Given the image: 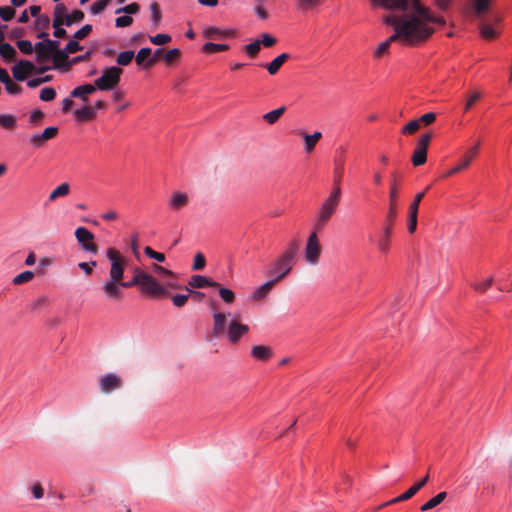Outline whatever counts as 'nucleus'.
Returning a JSON list of instances; mask_svg holds the SVG:
<instances>
[{"mask_svg":"<svg viewBox=\"0 0 512 512\" xmlns=\"http://www.w3.org/2000/svg\"><path fill=\"white\" fill-rule=\"evenodd\" d=\"M387 23L394 26L395 33L382 42L375 51V57L384 55L392 42L400 41L404 45L415 46L428 40L434 33L431 24L444 25L442 17H436L419 0H413L410 11L401 17L392 16Z\"/></svg>","mask_w":512,"mask_h":512,"instance_id":"nucleus-1","label":"nucleus"},{"mask_svg":"<svg viewBox=\"0 0 512 512\" xmlns=\"http://www.w3.org/2000/svg\"><path fill=\"white\" fill-rule=\"evenodd\" d=\"M106 256L111 262L109 278L101 286V290L109 301H120L123 298V288L138 286L140 291L147 295L146 283L142 282L134 276L128 282L124 281V272L126 259L121 253L110 247L106 251Z\"/></svg>","mask_w":512,"mask_h":512,"instance_id":"nucleus-2","label":"nucleus"},{"mask_svg":"<svg viewBox=\"0 0 512 512\" xmlns=\"http://www.w3.org/2000/svg\"><path fill=\"white\" fill-rule=\"evenodd\" d=\"M152 269L164 280L158 281L154 276L145 272L140 267H134L132 269L134 277L146 283L145 288L148 296L152 298L169 297L171 290L182 289V284L178 281V275L172 270L158 264H153Z\"/></svg>","mask_w":512,"mask_h":512,"instance_id":"nucleus-3","label":"nucleus"},{"mask_svg":"<svg viewBox=\"0 0 512 512\" xmlns=\"http://www.w3.org/2000/svg\"><path fill=\"white\" fill-rule=\"evenodd\" d=\"M249 332V326L240 323L237 319H231L227 324V316L223 312L213 313L212 333L216 337L226 336L228 341L236 344Z\"/></svg>","mask_w":512,"mask_h":512,"instance_id":"nucleus-4","label":"nucleus"},{"mask_svg":"<svg viewBox=\"0 0 512 512\" xmlns=\"http://www.w3.org/2000/svg\"><path fill=\"white\" fill-rule=\"evenodd\" d=\"M299 248L300 244L298 240H291L285 250L271 262L266 274L273 277L272 280L276 283L285 279L292 271L293 262Z\"/></svg>","mask_w":512,"mask_h":512,"instance_id":"nucleus-5","label":"nucleus"},{"mask_svg":"<svg viewBox=\"0 0 512 512\" xmlns=\"http://www.w3.org/2000/svg\"><path fill=\"white\" fill-rule=\"evenodd\" d=\"M399 193L398 176L396 173L392 174L389 191V209L386 216L387 225L383 229V235L378 240L377 246L382 253H387L390 248V239L392 236V225L397 216V197Z\"/></svg>","mask_w":512,"mask_h":512,"instance_id":"nucleus-6","label":"nucleus"},{"mask_svg":"<svg viewBox=\"0 0 512 512\" xmlns=\"http://www.w3.org/2000/svg\"><path fill=\"white\" fill-rule=\"evenodd\" d=\"M336 186L330 195L323 201L319 209L315 229H322L336 212L341 199V189L339 187V179H336Z\"/></svg>","mask_w":512,"mask_h":512,"instance_id":"nucleus-7","label":"nucleus"},{"mask_svg":"<svg viewBox=\"0 0 512 512\" xmlns=\"http://www.w3.org/2000/svg\"><path fill=\"white\" fill-rule=\"evenodd\" d=\"M122 69L116 66L106 68L101 77L95 80L94 85L99 90H112L120 82Z\"/></svg>","mask_w":512,"mask_h":512,"instance_id":"nucleus-8","label":"nucleus"},{"mask_svg":"<svg viewBox=\"0 0 512 512\" xmlns=\"http://www.w3.org/2000/svg\"><path fill=\"white\" fill-rule=\"evenodd\" d=\"M42 41L35 44L36 62L44 64L52 59L54 52L60 45L57 40H51L49 38H41Z\"/></svg>","mask_w":512,"mask_h":512,"instance_id":"nucleus-9","label":"nucleus"},{"mask_svg":"<svg viewBox=\"0 0 512 512\" xmlns=\"http://www.w3.org/2000/svg\"><path fill=\"white\" fill-rule=\"evenodd\" d=\"M432 139V135L430 133L422 135L413 151L411 162L415 167L421 166L427 161V151Z\"/></svg>","mask_w":512,"mask_h":512,"instance_id":"nucleus-10","label":"nucleus"},{"mask_svg":"<svg viewBox=\"0 0 512 512\" xmlns=\"http://www.w3.org/2000/svg\"><path fill=\"white\" fill-rule=\"evenodd\" d=\"M322 252V247L319 242L316 232H312L307 240L305 246V259L310 265L318 264Z\"/></svg>","mask_w":512,"mask_h":512,"instance_id":"nucleus-11","label":"nucleus"},{"mask_svg":"<svg viewBox=\"0 0 512 512\" xmlns=\"http://www.w3.org/2000/svg\"><path fill=\"white\" fill-rule=\"evenodd\" d=\"M75 237L81 248L89 253L97 254L98 246L94 242V235L85 227H78L75 230Z\"/></svg>","mask_w":512,"mask_h":512,"instance_id":"nucleus-12","label":"nucleus"},{"mask_svg":"<svg viewBox=\"0 0 512 512\" xmlns=\"http://www.w3.org/2000/svg\"><path fill=\"white\" fill-rule=\"evenodd\" d=\"M479 146H480V142H477L474 146L470 147L466 153L464 154L463 158L461 161H459V164L456 165L454 168H452L451 170H449L446 174H445V177H449V176H452L460 171H462L463 169L467 168L471 161L476 157V155L478 154V149H479Z\"/></svg>","mask_w":512,"mask_h":512,"instance_id":"nucleus-13","label":"nucleus"},{"mask_svg":"<svg viewBox=\"0 0 512 512\" xmlns=\"http://www.w3.org/2000/svg\"><path fill=\"white\" fill-rule=\"evenodd\" d=\"M34 71L35 65L28 60H21L12 68L13 77L17 81H25Z\"/></svg>","mask_w":512,"mask_h":512,"instance_id":"nucleus-14","label":"nucleus"},{"mask_svg":"<svg viewBox=\"0 0 512 512\" xmlns=\"http://www.w3.org/2000/svg\"><path fill=\"white\" fill-rule=\"evenodd\" d=\"M122 385L121 378L113 373H108L100 379V387L103 393H109Z\"/></svg>","mask_w":512,"mask_h":512,"instance_id":"nucleus-15","label":"nucleus"},{"mask_svg":"<svg viewBox=\"0 0 512 512\" xmlns=\"http://www.w3.org/2000/svg\"><path fill=\"white\" fill-rule=\"evenodd\" d=\"M68 55L69 54L64 49H60L58 46L52 56V60H53L52 68L53 69H61V68L68 69L70 67V60H69Z\"/></svg>","mask_w":512,"mask_h":512,"instance_id":"nucleus-16","label":"nucleus"},{"mask_svg":"<svg viewBox=\"0 0 512 512\" xmlns=\"http://www.w3.org/2000/svg\"><path fill=\"white\" fill-rule=\"evenodd\" d=\"M220 284L209 277L202 275H193L188 283L190 288L219 287Z\"/></svg>","mask_w":512,"mask_h":512,"instance_id":"nucleus-17","label":"nucleus"},{"mask_svg":"<svg viewBox=\"0 0 512 512\" xmlns=\"http://www.w3.org/2000/svg\"><path fill=\"white\" fill-rule=\"evenodd\" d=\"M96 86L94 84H84L74 88L70 95L74 98H80L83 102H88V95L94 93L96 91Z\"/></svg>","mask_w":512,"mask_h":512,"instance_id":"nucleus-18","label":"nucleus"},{"mask_svg":"<svg viewBox=\"0 0 512 512\" xmlns=\"http://www.w3.org/2000/svg\"><path fill=\"white\" fill-rule=\"evenodd\" d=\"M203 34L209 39H224L235 35L233 30H221L217 27H209L204 30Z\"/></svg>","mask_w":512,"mask_h":512,"instance_id":"nucleus-19","label":"nucleus"},{"mask_svg":"<svg viewBox=\"0 0 512 512\" xmlns=\"http://www.w3.org/2000/svg\"><path fill=\"white\" fill-rule=\"evenodd\" d=\"M277 283L270 279L269 281L265 282L261 286H259L252 294L251 298L254 301H259L263 298H265L274 288V286Z\"/></svg>","mask_w":512,"mask_h":512,"instance_id":"nucleus-20","label":"nucleus"},{"mask_svg":"<svg viewBox=\"0 0 512 512\" xmlns=\"http://www.w3.org/2000/svg\"><path fill=\"white\" fill-rule=\"evenodd\" d=\"M188 202V195L184 192L177 191L172 194L169 204L173 210H179L185 207L188 204Z\"/></svg>","mask_w":512,"mask_h":512,"instance_id":"nucleus-21","label":"nucleus"},{"mask_svg":"<svg viewBox=\"0 0 512 512\" xmlns=\"http://www.w3.org/2000/svg\"><path fill=\"white\" fill-rule=\"evenodd\" d=\"M50 27V18L47 15H40L35 20V29L40 31L37 35L39 39L47 38L48 33L47 30Z\"/></svg>","mask_w":512,"mask_h":512,"instance_id":"nucleus-22","label":"nucleus"},{"mask_svg":"<svg viewBox=\"0 0 512 512\" xmlns=\"http://www.w3.org/2000/svg\"><path fill=\"white\" fill-rule=\"evenodd\" d=\"M251 355L253 358L261 361H267L272 356V350L268 346L256 345L251 349Z\"/></svg>","mask_w":512,"mask_h":512,"instance_id":"nucleus-23","label":"nucleus"},{"mask_svg":"<svg viewBox=\"0 0 512 512\" xmlns=\"http://www.w3.org/2000/svg\"><path fill=\"white\" fill-rule=\"evenodd\" d=\"M290 58L288 53H282L266 65L267 71L270 75H275L281 66Z\"/></svg>","mask_w":512,"mask_h":512,"instance_id":"nucleus-24","label":"nucleus"},{"mask_svg":"<svg viewBox=\"0 0 512 512\" xmlns=\"http://www.w3.org/2000/svg\"><path fill=\"white\" fill-rule=\"evenodd\" d=\"M380 4L387 9H399L407 11L409 9L408 0H378Z\"/></svg>","mask_w":512,"mask_h":512,"instance_id":"nucleus-25","label":"nucleus"},{"mask_svg":"<svg viewBox=\"0 0 512 512\" xmlns=\"http://www.w3.org/2000/svg\"><path fill=\"white\" fill-rule=\"evenodd\" d=\"M446 497H447V493L446 492H440L436 496H434L430 500H428L426 503H424L420 507V510L422 512H425V511H428L430 509H433L436 506H438L439 504H441L446 499Z\"/></svg>","mask_w":512,"mask_h":512,"instance_id":"nucleus-26","label":"nucleus"},{"mask_svg":"<svg viewBox=\"0 0 512 512\" xmlns=\"http://www.w3.org/2000/svg\"><path fill=\"white\" fill-rule=\"evenodd\" d=\"M323 1L324 0H296V8L304 13L319 7Z\"/></svg>","mask_w":512,"mask_h":512,"instance_id":"nucleus-27","label":"nucleus"},{"mask_svg":"<svg viewBox=\"0 0 512 512\" xmlns=\"http://www.w3.org/2000/svg\"><path fill=\"white\" fill-rule=\"evenodd\" d=\"M303 138L305 142V151L307 153H311L314 150L317 142L322 138V133L317 131L311 135L305 134Z\"/></svg>","mask_w":512,"mask_h":512,"instance_id":"nucleus-28","label":"nucleus"},{"mask_svg":"<svg viewBox=\"0 0 512 512\" xmlns=\"http://www.w3.org/2000/svg\"><path fill=\"white\" fill-rule=\"evenodd\" d=\"M74 114L78 121H88L95 117L94 108L92 106H85L81 109H77Z\"/></svg>","mask_w":512,"mask_h":512,"instance_id":"nucleus-29","label":"nucleus"},{"mask_svg":"<svg viewBox=\"0 0 512 512\" xmlns=\"http://www.w3.org/2000/svg\"><path fill=\"white\" fill-rule=\"evenodd\" d=\"M429 481V474H426L421 480L412 485L406 492L403 493V497H407L408 500L412 498L421 488H423Z\"/></svg>","mask_w":512,"mask_h":512,"instance_id":"nucleus-30","label":"nucleus"},{"mask_svg":"<svg viewBox=\"0 0 512 512\" xmlns=\"http://www.w3.org/2000/svg\"><path fill=\"white\" fill-rule=\"evenodd\" d=\"M491 0H474L473 4V14L476 17L482 16L484 13H486L489 9Z\"/></svg>","mask_w":512,"mask_h":512,"instance_id":"nucleus-31","label":"nucleus"},{"mask_svg":"<svg viewBox=\"0 0 512 512\" xmlns=\"http://www.w3.org/2000/svg\"><path fill=\"white\" fill-rule=\"evenodd\" d=\"M479 30L481 36L486 40H492L498 36V32L490 24L484 22L480 23Z\"/></svg>","mask_w":512,"mask_h":512,"instance_id":"nucleus-32","label":"nucleus"},{"mask_svg":"<svg viewBox=\"0 0 512 512\" xmlns=\"http://www.w3.org/2000/svg\"><path fill=\"white\" fill-rule=\"evenodd\" d=\"M84 17L85 14L82 10H74L65 17L66 26L70 27L73 24L80 23L84 20Z\"/></svg>","mask_w":512,"mask_h":512,"instance_id":"nucleus-33","label":"nucleus"},{"mask_svg":"<svg viewBox=\"0 0 512 512\" xmlns=\"http://www.w3.org/2000/svg\"><path fill=\"white\" fill-rule=\"evenodd\" d=\"M152 50L149 47L141 48L135 57V62L138 66L145 69V63L150 58Z\"/></svg>","mask_w":512,"mask_h":512,"instance_id":"nucleus-34","label":"nucleus"},{"mask_svg":"<svg viewBox=\"0 0 512 512\" xmlns=\"http://www.w3.org/2000/svg\"><path fill=\"white\" fill-rule=\"evenodd\" d=\"M286 108L284 106L282 107H279L275 110H272L266 114L263 115V119L269 123V124H274L276 123L279 118L284 114Z\"/></svg>","mask_w":512,"mask_h":512,"instance_id":"nucleus-35","label":"nucleus"},{"mask_svg":"<svg viewBox=\"0 0 512 512\" xmlns=\"http://www.w3.org/2000/svg\"><path fill=\"white\" fill-rule=\"evenodd\" d=\"M149 8L151 11V21L155 27H158L162 19L160 5L157 2L153 1L152 3H150Z\"/></svg>","mask_w":512,"mask_h":512,"instance_id":"nucleus-36","label":"nucleus"},{"mask_svg":"<svg viewBox=\"0 0 512 512\" xmlns=\"http://www.w3.org/2000/svg\"><path fill=\"white\" fill-rule=\"evenodd\" d=\"M17 52L15 48L9 43H3L0 45V55L5 60H14Z\"/></svg>","mask_w":512,"mask_h":512,"instance_id":"nucleus-37","label":"nucleus"},{"mask_svg":"<svg viewBox=\"0 0 512 512\" xmlns=\"http://www.w3.org/2000/svg\"><path fill=\"white\" fill-rule=\"evenodd\" d=\"M17 119L12 114H0V126L12 130L16 127Z\"/></svg>","mask_w":512,"mask_h":512,"instance_id":"nucleus-38","label":"nucleus"},{"mask_svg":"<svg viewBox=\"0 0 512 512\" xmlns=\"http://www.w3.org/2000/svg\"><path fill=\"white\" fill-rule=\"evenodd\" d=\"M70 186L68 183H62L58 187H56L49 195V200L54 201L58 197H64L69 194Z\"/></svg>","mask_w":512,"mask_h":512,"instance_id":"nucleus-39","label":"nucleus"},{"mask_svg":"<svg viewBox=\"0 0 512 512\" xmlns=\"http://www.w3.org/2000/svg\"><path fill=\"white\" fill-rule=\"evenodd\" d=\"M229 49V45L227 44H216L212 42H207L203 45L202 51L205 53H217L222 51H227Z\"/></svg>","mask_w":512,"mask_h":512,"instance_id":"nucleus-40","label":"nucleus"},{"mask_svg":"<svg viewBox=\"0 0 512 512\" xmlns=\"http://www.w3.org/2000/svg\"><path fill=\"white\" fill-rule=\"evenodd\" d=\"M173 291L174 290H171V294L168 298H171L172 303L175 307H177V308L183 307L187 303V301L190 297V294L187 292V294L172 295Z\"/></svg>","mask_w":512,"mask_h":512,"instance_id":"nucleus-41","label":"nucleus"},{"mask_svg":"<svg viewBox=\"0 0 512 512\" xmlns=\"http://www.w3.org/2000/svg\"><path fill=\"white\" fill-rule=\"evenodd\" d=\"M134 56H135L134 51H132V50L124 51L118 55L116 62L118 65L127 66L128 64L131 63Z\"/></svg>","mask_w":512,"mask_h":512,"instance_id":"nucleus-42","label":"nucleus"},{"mask_svg":"<svg viewBox=\"0 0 512 512\" xmlns=\"http://www.w3.org/2000/svg\"><path fill=\"white\" fill-rule=\"evenodd\" d=\"M140 10V5L136 2L130 3L124 7L116 9L115 14L125 13L127 15L137 14Z\"/></svg>","mask_w":512,"mask_h":512,"instance_id":"nucleus-43","label":"nucleus"},{"mask_svg":"<svg viewBox=\"0 0 512 512\" xmlns=\"http://www.w3.org/2000/svg\"><path fill=\"white\" fill-rule=\"evenodd\" d=\"M160 57L164 58V49L158 48L154 51V54L150 56V58L145 63V69H151L160 59Z\"/></svg>","mask_w":512,"mask_h":512,"instance_id":"nucleus-44","label":"nucleus"},{"mask_svg":"<svg viewBox=\"0 0 512 512\" xmlns=\"http://www.w3.org/2000/svg\"><path fill=\"white\" fill-rule=\"evenodd\" d=\"M34 277V273L32 271H24L13 278L14 285H21L23 283L29 282Z\"/></svg>","mask_w":512,"mask_h":512,"instance_id":"nucleus-45","label":"nucleus"},{"mask_svg":"<svg viewBox=\"0 0 512 512\" xmlns=\"http://www.w3.org/2000/svg\"><path fill=\"white\" fill-rule=\"evenodd\" d=\"M260 49H261L260 40H256V41L244 46L245 52L251 58H254L259 53Z\"/></svg>","mask_w":512,"mask_h":512,"instance_id":"nucleus-46","label":"nucleus"},{"mask_svg":"<svg viewBox=\"0 0 512 512\" xmlns=\"http://www.w3.org/2000/svg\"><path fill=\"white\" fill-rule=\"evenodd\" d=\"M219 296L227 304H232L235 301V293L228 288L219 286Z\"/></svg>","mask_w":512,"mask_h":512,"instance_id":"nucleus-47","label":"nucleus"},{"mask_svg":"<svg viewBox=\"0 0 512 512\" xmlns=\"http://www.w3.org/2000/svg\"><path fill=\"white\" fill-rule=\"evenodd\" d=\"M181 56V51L177 48L170 49L167 52L164 51V61L166 64H171L175 60L179 59Z\"/></svg>","mask_w":512,"mask_h":512,"instance_id":"nucleus-48","label":"nucleus"},{"mask_svg":"<svg viewBox=\"0 0 512 512\" xmlns=\"http://www.w3.org/2000/svg\"><path fill=\"white\" fill-rule=\"evenodd\" d=\"M149 40L154 45H165L171 41V36L168 34H157L155 36H150Z\"/></svg>","mask_w":512,"mask_h":512,"instance_id":"nucleus-49","label":"nucleus"},{"mask_svg":"<svg viewBox=\"0 0 512 512\" xmlns=\"http://www.w3.org/2000/svg\"><path fill=\"white\" fill-rule=\"evenodd\" d=\"M39 97L45 102L52 101L56 97L55 89L52 87H45L40 91Z\"/></svg>","mask_w":512,"mask_h":512,"instance_id":"nucleus-50","label":"nucleus"},{"mask_svg":"<svg viewBox=\"0 0 512 512\" xmlns=\"http://www.w3.org/2000/svg\"><path fill=\"white\" fill-rule=\"evenodd\" d=\"M5 89L9 94L18 95L22 92V87L15 83L11 78L4 83Z\"/></svg>","mask_w":512,"mask_h":512,"instance_id":"nucleus-51","label":"nucleus"},{"mask_svg":"<svg viewBox=\"0 0 512 512\" xmlns=\"http://www.w3.org/2000/svg\"><path fill=\"white\" fill-rule=\"evenodd\" d=\"M17 47L22 53L28 55L32 54L35 50V47H33L32 43L29 40H18Z\"/></svg>","mask_w":512,"mask_h":512,"instance_id":"nucleus-52","label":"nucleus"},{"mask_svg":"<svg viewBox=\"0 0 512 512\" xmlns=\"http://www.w3.org/2000/svg\"><path fill=\"white\" fill-rule=\"evenodd\" d=\"M428 189H429V187H427L425 191L419 192V193H417L415 195V198H414L413 202L409 206V212L417 213L418 214V209H419L420 202L423 199V197L425 196V192Z\"/></svg>","mask_w":512,"mask_h":512,"instance_id":"nucleus-53","label":"nucleus"},{"mask_svg":"<svg viewBox=\"0 0 512 512\" xmlns=\"http://www.w3.org/2000/svg\"><path fill=\"white\" fill-rule=\"evenodd\" d=\"M91 31L92 25L86 24L74 33L73 38L76 40H83L91 33Z\"/></svg>","mask_w":512,"mask_h":512,"instance_id":"nucleus-54","label":"nucleus"},{"mask_svg":"<svg viewBox=\"0 0 512 512\" xmlns=\"http://www.w3.org/2000/svg\"><path fill=\"white\" fill-rule=\"evenodd\" d=\"M15 10L14 8L10 6H2L0 7V18H2L4 21H10L15 16Z\"/></svg>","mask_w":512,"mask_h":512,"instance_id":"nucleus-55","label":"nucleus"},{"mask_svg":"<svg viewBox=\"0 0 512 512\" xmlns=\"http://www.w3.org/2000/svg\"><path fill=\"white\" fill-rule=\"evenodd\" d=\"M110 0H98L91 7L90 11L92 14L96 15L101 13L109 4Z\"/></svg>","mask_w":512,"mask_h":512,"instance_id":"nucleus-56","label":"nucleus"},{"mask_svg":"<svg viewBox=\"0 0 512 512\" xmlns=\"http://www.w3.org/2000/svg\"><path fill=\"white\" fill-rule=\"evenodd\" d=\"M133 18L129 15L119 16L115 19V26L118 28L128 27L132 25Z\"/></svg>","mask_w":512,"mask_h":512,"instance_id":"nucleus-57","label":"nucleus"},{"mask_svg":"<svg viewBox=\"0 0 512 512\" xmlns=\"http://www.w3.org/2000/svg\"><path fill=\"white\" fill-rule=\"evenodd\" d=\"M419 128H420V121H419V119H417V120H412V121H410L407 125H405V126L402 128V133H403V134H413V133H415Z\"/></svg>","mask_w":512,"mask_h":512,"instance_id":"nucleus-58","label":"nucleus"},{"mask_svg":"<svg viewBox=\"0 0 512 512\" xmlns=\"http://www.w3.org/2000/svg\"><path fill=\"white\" fill-rule=\"evenodd\" d=\"M144 253L152 258L157 260L158 262H164L165 261V255L163 253L154 251L151 247L147 246L144 248Z\"/></svg>","mask_w":512,"mask_h":512,"instance_id":"nucleus-59","label":"nucleus"},{"mask_svg":"<svg viewBox=\"0 0 512 512\" xmlns=\"http://www.w3.org/2000/svg\"><path fill=\"white\" fill-rule=\"evenodd\" d=\"M206 265L205 257L202 253H197L194 257V263L192 265V270H202Z\"/></svg>","mask_w":512,"mask_h":512,"instance_id":"nucleus-60","label":"nucleus"},{"mask_svg":"<svg viewBox=\"0 0 512 512\" xmlns=\"http://www.w3.org/2000/svg\"><path fill=\"white\" fill-rule=\"evenodd\" d=\"M83 47L78 43V41L76 40H70L64 50L68 53V54H73V53H76L80 50H82Z\"/></svg>","mask_w":512,"mask_h":512,"instance_id":"nucleus-61","label":"nucleus"},{"mask_svg":"<svg viewBox=\"0 0 512 512\" xmlns=\"http://www.w3.org/2000/svg\"><path fill=\"white\" fill-rule=\"evenodd\" d=\"M47 140L45 139L43 133L34 134L30 138V143L36 148L42 147Z\"/></svg>","mask_w":512,"mask_h":512,"instance_id":"nucleus-62","label":"nucleus"},{"mask_svg":"<svg viewBox=\"0 0 512 512\" xmlns=\"http://www.w3.org/2000/svg\"><path fill=\"white\" fill-rule=\"evenodd\" d=\"M481 98V93L478 91H474L471 93V95L468 97L467 102L464 107V111L467 112L471 109L473 104L478 101Z\"/></svg>","mask_w":512,"mask_h":512,"instance_id":"nucleus-63","label":"nucleus"},{"mask_svg":"<svg viewBox=\"0 0 512 512\" xmlns=\"http://www.w3.org/2000/svg\"><path fill=\"white\" fill-rule=\"evenodd\" d=\"M97 262L96 261H90V262H80L78 264V267L84 271L86 275H91L93 273V268L96 267Z\"/></svg>","mask_w":512,"mask_h":512,"instance_id":"nucleus-64","label":"nucleus"}]
</instances>
